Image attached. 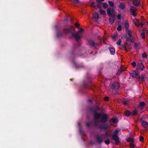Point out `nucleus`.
<instances>
[{"mask_svg":"<svg viewBox=\"0 0 148 148\" xmlns=\"http://www.w3.org/2000/svg\"><path fill=\"white\" fill-rule=\"evenodd\" d=\"M110 16L109 19V23L110 24H112L116 20V16L114 14H112V16Z\"/></svg>","mask_w":148,"mask_h":148,"instance_id":"0eeeda50","label":"nucleus"},{"mask_svg":"<svg viewBox=\"0 0 148 148\" xmlns=\"http://www.w3.org/2000/svg\"><path fill=\"white\" fill-rule=\"evenodd\" d=\"M75 26L77 27H79V24L78 22H76L75 24Z\"/></svg>","mask_w":148,"mask_h":148,"instance_id":"4c0bfd02","label":"nucleus"},{"mask_svg":"<svg viewBox=\"0 0 148 148\" xmlns=\"http://www.w3.org/2000/svg\"><path fill=\"white\" fill-rule=\"evenodd\" d=\"M137 69L140 71H143L144 69V67L143 63H138L137 64Z\"/></svg>","mask_w":148,"mask_h":148,"instance_id":"423d86ee","label":"nucleus"},{"mask_svg":"<svg viewBox=\"0 0 148 148\" xmlns=\"http://www.w3.org/2000/svg\"><path fill=\"white\" fill-rule=\"evenodd\" d=\"M105 144L107 145H108L110 143V141L109 139L105 141Z\"/></svg>","mask_w":148,"mask_h":148,"instance_id":"c9c22d12","label":"nucleus"},{"mask_svg":"<svg viewBox=\"0 0 148 148\" xmlns=\"http://www.w3.org/2000/svg\"><path fill=\"white\" fill-rule=\"evenodd\" d=\"M121 15L120 14H119L117 16V18L118 20H120L121 19Z\"/></svg>","mask_w":148,"mask_h":148,"instance_id":"37998d69","label":"nucleus"},{"mask_svg":"<svg viewBox=\"0 0 148 148\" xmlns=\"http://www.w3.org/2000/svg\"><path fill=\"white\" fill-rule=\"evenodd\" d=\"M118 121L116 118H112L111 119L110 121V122H112L113 123H117Z\"/></svg>","mask_w":148,"mask_h":148,"instance_id":"a211bd4d","label":"nucleus"},{"mask_svg":"<svg viewBox=\"0 0 148 148\" xmlns=\"http://www.w3.org/2000/svg\"><path fill=\"white\" fill-rule=\"evenodd\" d=\"M123 104L125 105H127V104L129 103V101L128 100H124L123 101Z\"/></svg>","mask_w":148,"mask_h":148,"instance_id":"cd10ccee","label":"nucleus"},{"mask_svg":"<svg viewBox=\"0 0 148 148\" xmlns=\"http://www.w3.org/2000/svg\"><path fill=\"white\" fill-rule=\"evenodd\" d=\"M124 27L126 30H128L129 27V25L128 23H125L124 24Z\"/></svg>","mask_w":148,"mask_h":148,"instance_id":"bb28decb","label":"nucleus"},{"mask_svg":"<svg viewBox=\"0 0 148 148\" xmlns=\"http://www.w3.org/2000/svg\"><path fill=\"white\" fill-rule=\"evenodd\" d=\"M119 7L121 10H123L125 8V5L123 3H120Z\"/></svg>","mask_w":148,"mask_h":148,"instance_id":"4468645a","label":"nucleus"},{"mask_svg":"<svg viewBox=\"0 0 148 148\" xmlns=\"http://www.w3.org/2000/svg\"><path fill=\"white\" fill-rule=\"evenodd\" d=\"M130 146L131 148H134V145L133 143H130Z\"/></svg>","mask_w":148,"mask_h":148,"instance_id":"a19ab883","label":"nucleus"},{"mask_svg":"<svg viewBox=\"0 0 148 148\" xmlns=\"http://www.w3.org/2000/svg\"><path fill=\"white\" fill-rule=\"evenodd\" d=\"M117 30L119 31H121L122 29V27L121 25H119L117 28Z\"/></svg>","mask_w":148,"mask_h":148,"instance_id":"e433bc0d","label":"nucleus"},{"mask_svg":"<svg viewBox=\"0 0 148 148\" xmlns=\"http://www.w3.org/2000/svg\"><path fill=\"white\" fill-rule=\"evenodd\" d=\"M125 70H122L121 68L119 69L118 70V72H117L116 73V74L119 75H120L121 73L122 72L125 71Z\"/></svg>","mask_w":148,"mask_h":148,"instance_id":"393cba45","label":"nucleus"},{"mask_svg":"<svg viewBox=\"0 0 148 148\" xmlns=\"http://www.w3.org/2000/svg\"><path fill=\"white\" fill-rule=\"evenodd\" d=\"M144 22H141L140 23L139 22L138 26H143L144 25Z\"/></svg>","mask_w":148,"mask_h":148,"instance_id":"ea45409f","label":"nucleus"},{"mask_svg":"<svg viewBox=\"0 0 148 148\" xmlns=\"http://www.w3.org/2000/svg\"><path fill=\"white\" fill-rule=\"evenodd\" d=\"M108 3L110 6L111 7H113L114 5V3L112 1H109Z\"/></svg>","mask_w":148,"mask_h":148,"instance_id":"2f4dec72","label":"nucleus"},{"mask_svg":"<svg viewBox=\"0 0 148 148\" xmlns=\"http://www.w3.org/2000/svg\"><path fill=\"white\" fill-rule=\"evenodd\" d=\"M95 138L96 140L97 143L99 144H101L103 141V140L101 136L99 135H97L95 137Z\"/></svg>","mask_w":148,"mask_h":148,"instance_id":"1a4fd4ad","label":"nucleus"},{"mask_svg":"<svg viewBox=\"0 0 148 148\" xmlns=\"http://www.w3.org/2000/svg\"><path fill=\"white\" fill-rule=\"evenodd\" d=\"M127 141L129 142H133L134 141L133 139L131 138H128Z\"/></svg>","mask_w":148,"mask_h":148,"instance_id":"72a5a7b5","label":"nucleus"},{"mask_svg":"<svg viewBox=\"0 0 148 148\" xmlns=\"http://www.w3.org/2000/svg\"><path fill=\"white\" fill-rule=\"evenodd\" d=\"M133 4L136 7L138 6L140 4L139 0H134Z\"/></svg>","mask_w":148,"mask_h":148,"instance_id":"9b49d317","label":"nucleus"},{"mask_svg":"<svg viewBox=\"0 0 148 148\" xmlns=\"http://www.w3.org/2000/svg\"><path fill=\"white\" fill-rule=\"evenodd\" d=\"M75 66L77 68H84V65L82 64H80L79 65L76 63L75 64Z\"/></svg>","mask_w":148,"mask_h":148,"instance_id":"f3484780","label":"nucleus"},{"mask_svg":"<svg viewBox=\"0 0 148 148\" xmlns=\"http://www.w3.org/2000/svg\"><path fill=\"white\" fill-rule=\"evenodd\" d=\"M145 102L143 101L140 102V107H143L145 106Z\"/></svg>","mask_w":148,"mask_h":148,"instance_id":"c85d7f7f","label":"nucleus"},{"mask_svg":"<svg viewBox=\"0 0 148 148\" xmlns=\"http://www.w3.org/2000/svg\"><path fill=\"white\" fill-rule=\"evenodd\" d=\"M101 3H99L97 5V6L99 8H100L101 7V5L100 4Z\"/></svg>","mask_w":148,"mask_h":148,"instance_id":"603ef678","label":"nucleus"},{"mask_svg":"<svg viewBox=\"0 0 148 148\" xmlns=\"http://www.w3.org/2000/svg\"><path fill=\"white\" fill-rule=\"evenodd\" d=\"M128 38H129L127 37V40H126V41H128V40H129L128 39Z\"/></svg>","mask_w":148,"mask_h":148,"instance_id":"680f3d73","label":"nucleus"},{"mask_svg":"<svg viewBox=\"0 0 148 148\" xmlns=\"http://www.w3.org/2000/svg\"><path fill=\"white\" fill-rule=\"evenodd\" d=\"M142 57L144 58H146L147 57V54L145 52H144L142 54Z\"/></svg>","mask_w":148,"mask_h":148,"instance_id":"c756f323","label":"nucleus"},{"mask_svg":"<svg viewBox=\"0 0 148 148\" xmlns=\"http://www.w3.org/2000/svg\"><path fill=\"white\" fill-rule=\"evenodd\" d=\"M99 12L101 15H106V13L105 10H99Z\"/></svg>","mask_w":148,"mask_h":148,"instance_id":"5701e85b","label":"nucleus"},{"mask_svg":"<svg viewBox=\"0 0 148 148\" xmlns=\"http://www.w3.org/2000/svg\"><path fill=\"white\" fill-rule=\"evenodd\" d=\"M74 29L72 28V27L71 25H69L66 28H64L63 31L65 34L68 33H70L71 34L72 36L74 38L75 40L78 43V46L77 47H75V45L74 46V49L73 51L71 52V54L73 55H76L78 54L77 50L78 49V47L79 45V40L82 38V34L84 29L80 28V30L77 32H73Z\"/></svg>","mask_w":148,"mask_h":148,"instance_id":"f03ea898","label":"nucleus"},{"mask_svg":"<svg viewBox=\"0 0 148 148\" xmlns=\"http://www.w3.org/2000/svg\"><path fill=\"white\" fill-rule=\"evenodd\" d=\"M57 25H55V27L56 28H57Z\"/></svg>","mask_w":148,"mask_h":148,"instance_id":"0e129e2a","label":"nucleus"},{"mask_svg":"<svg viewBox=\"0 0 148 148\" xmlns=\"http://www.w3.org/2000/svg\"><path fill=\"white\" fill-rule=\"evenodd\" d=\"M119 132L118 130H116L114 132L113 134L111 136L112 137V139L115 141V143L116 145H118L120 143L119 138L117 135Z\"/></svg>","mask_w":148,"mask_h":148,"instance_id":"7ed1b4c3","label":"nucleus"},{"mask_svg":"<svg viewBox=\"0 0 148 148\" xmlns=\"http://www.w3.org/2000/svg\"><path fill=\"white\" fill-rule=\"evenodd\" d=\"M141 35L142 38L143 39H144L145 38V33L144 32H143L141 33Z\"/></svg>","mask_w":148,"mask_h":148,"instance_id":"473e14b6","label":"nucleus"},{"mask_svg":"<svg viewBox=\"0 0 148 148\" xmlns=\"http://www.w3.org/2000/svg\"><path fill=\"white\" fill-rule=\"evenodd\" d=\"M94 3H95L94 2H92V6L94 8H95L96 6L95 5Z\"/></svg>","mask_w":148,"mask_h":148,"instance_id":"5fc2aeb1","label":"nucleus"},{"mask_svg":"<svg viewBox=\"0 0 148 148\" xmlns=\"http://www.w3.org/2000/svg\"><path fill=\"white\" fill-rule=\"evenodd\" d=\"M89 110L93 114L94 126L101 130H106L107 127L105 123L107 121L108 115L106 114L97 112V109L95 106L90 108Z\"/></svg>","mask_w":148,"mask_h":148,"instance_id":"f257e3e1","label":"nucleus"},{"mask_svg":"<svg viewBox=\"0 0 148 148\" xmlns=\"http://www.w3.org/2000/svg\"><path fill=\"white\" fill-rule=\"evenodd\" d=\"M128 49H129V50H130L131 49V47H129L128 48Z\"/></svg>","mask_w":148,"mask_h":148,"instance_id":"e2e57ef3","label":"nucleus"},{"mask_svg":"<svg viewBox=\"0 0 148 148\" xmlns=\"http://www.w3.org/2000/svg\"><path fill=\"white\" fill-rule=\"evenodd\" d=\"M126 31H127V32H128L127 34L128 33H129V34H132V32H131V31L130 30L128 29V30H126Z\"/></svg>","mask_w":148,"mask_h":148,"instance_id":"6e6d98bb","label":"nucleus"},{"mask_svg":"<svg viewBox=\"0 0 148 148\" xmlns=\"http://www.w3.org/2000/svg\"><path fill=\"white\" fill-rule=\"evenodd\" d=\"M88 44L91 47H94L95 48L98 45L97 43L92 40L88 41Z\"/></svg>","mask_w":148,"mask_h":148,"instance_id":"39448f33","label":"nucleus"},{"mask_svg":"<svg viewBox=\"0 0 148 148\" xmlns=\"http://www.w3.org/2000/svg\"><path fill=\"white\" fill-rule=\"evenodd\" d=\"M79 133L81 134L82 133V130L81 129H80L79 130Z\"/></svg>","mask_w":148,"mask_h":148,"instance_id":"13d9d810","label":"nucleus"},{"mask_svg":"<svg viewBox=\"0 0 148 148\" xmlns=\"http://www.w3.org/2000/svg\"><path fill=\"white\" fill-rule=\"evenodd\" d=\"M128 34L130 38H132V34H129V33H128Z\"/></svg>","mask_w":148,"mask_h":148,"instance_id":"864d4df0","label":"nucleus"},{"mask_svg":"<svg viewBox=\"0 0 148 148\" xmlns=\"http://www.w3.org/2000/svg\"><path fill=\"white\" fill-rule=\"evenodd\" d=\"M104 99L106 101H107L109 100V98L107 97H105L104 98Z\"/></svg>","mask_w":148,"mask_h":148,"instance_id":"3c124183","label":"nucleus"},{"mask_svg":"<svg viewBox=\"0 0 148 148\" xmlns=\"http://www.w3.org/2000/svg\"><path fill=\"white\" fill-rule=\"evenodd\" d=\"M117 35H114L112 37V39H113L115 40L116 38L117 37Z\"/></svg>","mask_w":148,"mask_h":148,"instance_id":"8fccbe9b","label":"nucleus"},{"mask_svg":"<svg viewBox=\"0 0 148 148\" xmlns=\"http://www.w3.org/2000/svg\"><path fill=\"white\" fill-rule=\"evenodd\" d=\"M57 36L58 37H60L62 36L63 35V33L61 32L59 30L58 31L57 33Z\"/></svg>","mask_w":148,"mask_h":148,"instance_id":"4be33fe9","label":"nucleus"},{"mask_svg":"<svg viewBox=\"0 0 148 148\" xmlns=\"http://www.w3.org/2000/svg\"><path fill=\"white\" fill-rule=\"evenodd\" d=\"M109 49L111 54L114 55L115 54V49L114 48L110 47Z\"/></svg>","mask_w":148,"mask_h":148,"instance_id":"ddd939ff","label":"nucleus"},{"mask_svg":"<svg viewBox=\"0 0 148 148\" xmlns=\"http://www.w3.org/2000/svg\"><path fill=\"white\" fill-rule=\"evenodd\" d=\"M128 39L130 40V41L132 43L133 42V40L131 39L130 38H128Z\"/></svg>","mask_w":148,"mask_h":148,"instance_id":"052dcab7","label":"nucleus"},{"mask_svg":"<svg viewBox=\"0 0 148 148\" xmlns=\"http://www.w3.org/2000/svg\"><path fill=\"white\" fill-rule=\"evenodd\" d=\"M119 87V84L117 82H113L112 85L111 87V88L113 90H117Z\"/></svg>","mask_w":148,"mask_h":148,"instance_id":"20e7f679","label":"nucleus"},{"mask_svg":"<svg viewBox=\"0 0 148 148\" xmlns=\"http://www.w3.org/2000/svg\"><path fill=\"white\" fill-rule=\"evenodd\" d=\"M105 135L106 136H109V134L107 133H106L105 134Z\"/></svg>","mask_w":148,"mask_h":148,"instance_id":"bf43d9fd","label":"nucleus"},{"mask_svg":"<svg viewBox=\"0 0 148 148\" xmlns=\"http://www.w3.org/2000/svg\"><path fill=\"white\" fill-rule=\"evenodd\" d=\"M120 48L122 50H125L126 51H128L126 47L123 45H121Z\"/></svg>","mask_w":148,"mask_h":148,"instance_id":"b1692460","label":"nucleus"},{"mask_svg":"<svg viewBox=\"0 0 148 148\" xmlns=\"http://www.w3.org/2000/svg\"><path fill=\"white\" fill-rule=\"evenodd\" d=\"M91 82L90 81H89L88 82V83H87L85 82L84 81L83 82V86L84 88H87L88 89H90L91 88L90 87L88 86L87 85H88V84H89V83H90Z\"/></svg>","mask_w":148,"mask_h":148,"instance_id":"f8f14e48","label":"nucleus"},{"mask_svg":"<svg viewBox=\"0 0 148 148\" xmlns=\"http://www.w3.org/2000/svg\"><path fill=\"white\" fill-rule=\"evenodd\" d=\"M94 19L95 20H98L99 18V16L97 13H95L93 15Z\"/></svg>","mask_w":148,"mask_h":148,"instance_id":"2eb2a0df","label":"nucleus"},{"mask_svg":"<svg viewBox=\"0 0 148 148\" xmlns=\"http://www.w3.org/2000/svg\"><path fill=\"white\" fill-rule=\"evenodd\" d=\"M130 12L132 15L134 16H136L134 12V10L133 9L131 8L130 9Z\"/></svg>","mask_w":148,"mask_h":148,"instance_id":"412c9836","label":"nucleus"},{"mask_svg":"<svg viewBox=\"0 0 148 148\" xmlns=\"http://www.w3.org/2000/svg\"><path fill=\"white\" fill-rule=\"evenodd\" d=\"M134 23L135 24V25L138 26V23L139 22L138 21H134Z\"/></svg>","mask_w":148,"mask_h":148,"instance_id":"79ce46f5","label":"nucleus"},{"mask_svg":"<svg viewBox=\"0 0 148 148\" xmlns=\"http://www.w3.org/2000/svg\"><path fill=\"white\" fill-rule=\"evenodd\" d=\"M88 102L89 103H92V100L91 99H89L88 100Z\"/></svg>","mask_w":148,"mask_h":148,"instance_id":"4d7b16f0","label":"nucleus"},{"mask_svg":"<svg viewBox=\"0 0 148 148\" xmlns=\"http://www.w3.org/2000/svg\"><path fill=\"white\" fill-rule=\"evenodd\" d=\"M139 140L140 142H143L144 140V138L142 136H140V137Z\"/></svg>","mask_w":148,"mask_h":148,"instance_id":"58836bf2","label":"nucleus"},{"mask_svg":"<svg viewBox=\"0 0 148 148\" xmlns=\"http://www.w3.org/2000/svg\"><path fill=\"white\" fill-rule=\"evenodd\" d=\"M138 114V111L136 109H135L132 112H131V114L134 116Z\"/></svg>","mask_w":148,"mask_h":148,"instance_id":"dca6fc26","label":"nucleus"},{"mask_svg":"<svg viewBox=\"0 0 148 148\" xmlns=\"http://www.w3.org/2000/svg\"><path fill=\"white\" fill-rule=\"evenodd\" d=\"M108 15V16H112V14H114L113 13V10L112 8L109 7L107 9Z\"/></svg>","mask_w":148,"mask_h":148,"instance_id":"6e6552de","label":"nucleus"},{"mask_svg":"<svg viewBox=\"0 0 148 148\" xmlns=\"http://www.w3.org/2000/svg\"><path fill=\"white\" fill-rule=\"evenodd\" d=\"M145 74H142L140 76V77L138 78L140 81H142L145 79Z\"/></svg>","mask_w":148,"mask_h":148,"instance_id":"6ab92c4d","label":"nucleus"},{"mask_svg":"<svg viewBox=\"0 0 148 148\" xmlns=\"http://www.w3.org/2000/svg\"><path fill=\"white\" fill-rule=\"evenodd\" d=\"M122 42L121 40V39H119L117 42H116V44L118 45H121V43Z\"/></svg>","mask_w":148,"mask_h":148,"instance_id":"f704fd0d","label":"nucleus"},{"mask_svg":"<svg viewBox=\"0 0 148 148\" xmlns=\"http://www.w3.org/2000/svg\"><path fill=\"white\" fill-rule=\"evenodd\" d=\"M103 8H106L108 7V5L106 3H103Z\"/></svg>","mask_w":148,"mask_h":148,"instance_id":"7c9ffc66","label":"nucleus"},{"mask_svg":"<svg viewBox=\"0 0 148 148\" xmlns=\"http://www.w3.org/2000/svg\"><path fill=\"white\" fill-rule=\"evenodd\" d=\"M117 93H118L115 92V93H114V94H117Z\"/></svg>","mask_w":148,"mask_h":148,"instance_id":"69168bd1","label":"nucleus"},{"mask_svg":"<svg viewBox=\"0 0 148 148\" xmlns=\"http://www.w3.org/2000/svg\"><path fill=\"white\" fill-rule=\"evenodd\" d=\"M105 0H96V1L99 3H101L102 1H104Z\"/></svg>","mask_w":148,"mask_h":148,"instance_id":"a18cd8bd","label":"nucleus"},{"mask_svg":"<svg viewBox=\"0 0 148 148\" xmlns=\"http://www.w3.org/2000/svg\"><path fill=\"white\" fill-rule=\"evenodd\" d=\"M143 117H141L140 118V121L141 122V123H142V122L145 121L143 120Z\"/></svg>","mask_w":148,"mask_h":148,"instance_id":"49530a36","label":"nucleus"},{"mask_svg":"<svg viewBox=\"0 0 148 148\" xmlns=\"http://www.w3.org/2000/svg\"><path fill=\"white\" fill-rule=\"evenodd\" d=\"M65 20H66V21H67V19H65Z\"/></svg>","mask_w":148,"mask_h":148,"instance_id":"338daca9","label":"nucleus"},{"mask_svg":"<svg viewBox=\"0 0 148 148\" xmlns=\"http://www.w3.org/2000/svg\"><path fill=\"white\" fill-rule=\"evenodd\" d=\"M142 125L144 127H146L148 126V123L147 122L145 121L142 123Z\"/></svg>","mask_w":148,"mask_h":148,"instance_id":"aec40b11","label":"nucleus"},{"mask_svg":"<svg viewBox=\"0 0 148 148\" xmlns=\"http://www.w3.org/2000/svg\"><path fill=\"white\" fill-rule=\"evenodd\" d=\"M147 25H148V21L147 22Z\"/></svg>","mask_w":148,"mask_h":148,"instance_id":"774afa93","label":"nucleus"},{"mask_svg":"<svg viewBox=\"0 0 148 148\" xmlns=\"http://www.w3.org/2000/svg\"><path fill=\"white\" fill-rule=\"evenodd\" d=\"M91 124L90 122H87L86 123V125L88 127H89Z\"/></svg>","mask_w":148,"mask_h":148,"instance_id":"09e8293b","label":"nucleus"},{"mask_svg":"<svg viewBox=\"0 0 148 148\" xmlns=\"http://www.w3.org/2000/svg\"><path fill=\"white\" fill-rule=\"evenodd\" d=\"M132 77H135L136 79H138L140 77V75L138 74L137 73L136 71H133L131 73Z\"/></svg>","mask_w":148,"mask_h":148,"instance_id":"9d476101","label":"nucleus"},{"mask_svg":"<svg viewBox=\"0 0 148 148\" xmlns=\"http://www.w3.org/2000/svg\"><path fill=\"white\" fill-rule=\"evenodd\" d=\"M131 64L134 67H135L136 66V63L135 62H132Z\"/></svg>","mask_w":148,"mask_h":148,"instance_id":"de8ad7c7","label":"nucleus"},{"mask_svg":"<svg viewBox=\"0 0 148 148\" xmlns=\"http://www.w3.org/2000/svg\"><path fill=\"white\" fill-rule=\"evenodd\" d=\"M125 114L126 116H129L131 114V112L129 110H127L125 112Z\"/></svg>","mask_w":148,"mask_h":148,"instance_id":"a878e982","label":"nucleus"},{"mask_svg":"<svg viewBox=\"0 0 148 148\" xmlns=\"http://www.w3.org/2000/svg\"><path fill=\"white\" fill-rule=\"evenodd\" d=\"M134 46L136 49H137V47H138V45L137 43L135 42L134 44Z\"/></svg>","mask_w":148,"mask_h":148,"instance_id":"c03bdc74","label":"nucleus"}]
</instances>
